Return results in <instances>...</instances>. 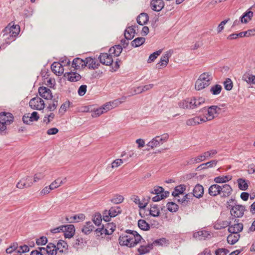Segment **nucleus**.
<instances>
[{
    "label": "nucleus",
    "mask_w": 255,
    "mask_h": 255,
    "mask_svg": "<svg viewBox=\"0 0 255 255\" xmlns=\"http://www.w3.org/2000/svg\"><path fill=\"white\" fill-rule=\"evenodd\" d=\"M38 91L40 96L42 98L45 100H52V103L48 105L47 109L48 111H54L58 105V96H55L53 98V96L51 91L46 87L41 86L39 87Z\"/></svg>",
    "instance_id": "1"
},
{
    "label": "nucleus",
    "mask_w": 255,
    "mask_h": 255,
    "mask_svg": "<svg viewBox=\"0 0 255 255\" xmlns=\"http://www.w3.org/2000/svg\"><path fill=\"white\" fill-rule=\"evenodd\" d=\"M227 208L230 210L231 215L233 217L232 220L236 218H241L243 216L245 211V207L238 204L235 199H231L227 201Z\"/></svg>",
    "instance_id": "2"
},
{
    "label": "nucleus",
    "mask_w": 255,
    "mask_h": 255,
    "mask_svg": "<svg viewBox=\"0 0 255 255\" xmlns=\"http://www.w3.org/2000/svg\"><path fill=\"white\" fill-rule=\"evenodd\" d=\"M212 80L211 74L204 72L201 74L195 82V87L197 90H201L210 84Z\"/></svg>",
    "instance_id": "3"
},
{
    "label": "nucleus",
    "mask_w": 255,
    "mask_h": 255,
    "mask_svg": "<svg viewBox=\"0 0 255 255\" xmlns=\"http://www.w3.org/2000/svg\"><path fill=\"white\" fill-rule=\"evenodd\" d=\"M126 233L128 234L130 237V239L128 240V247H135L142 239V237L135 231L127 230Z\"/></svg>",
    "instance_id": "4"
},
{
    "label": "nucleus",
    "mask_w": 255,
    "mask_h": 255,
    "mask_svg": "<svg viewBox=\"0 0 255 255\" xmlns=\"http://www.w3.org/2000/svg\"><path fill=\"white\" fill-rule=\"evenodd\" d=\"M239 220L234 219V224H232V222H224V225L228 226V231L231 233L239 234L243 229V224L239 223Z\"/></svg>",
    "instance_id": "5"
},
{
    "label": "nucleus",
    "mask_w": 255,
    "mask_h": 255,
    "mask_svg": "<svg viewBox=\"0 0 255 255\" xmlns=\"http://www.w3.org/2000/svg\"><path fill=\"white\" fill-rule=\"evenodd\" d=\"M29 105L31 109L36 110H41L45 108L44 101L38 97L32 98L29 102Z\"/></svg>",
    "instance_id": "6"
},
{
    "label": "nucleus",
    "mask_w": 255,
    "mask_h": 255,
    "mask_svg": "<svg viewBox=\"0 0 255 255\" xmlns=\"http://www.w3.org/2000/svg\"><path fill=\"white\" fill-rule=\"evenodd\" d=\"M221 110V108L217 106H211L208 108L204 107L199 110L200 113H204L207 112V116L210 118L209 120H213L215 114H219Z\"/></svg>",
    "instance_id": "7"
},
{
    "label": "nucleus",
    "mask_w": 255,
    "mask_h": 255,
    "mask_svg": "<svg viewBox=\"0 0 255 255\" xmlns=\"http://www.w3.org/2000/svg\"><path fill=\"white\" fill-rule=\"evenodd\" d=\"M33 184L32 177L31 176H26L22 178L16 184V187L19 189H23L28 188Z\"/></svg>",
    "instance_id": "8"
},
{
    "label": "nucleus",
    "mask_w": 255,
    "mask_h": 255,
    "mask_svg": "<svg viewBox=\"0 0 255 255\" xmlns=\"http://www.w3.org/2000/svg\"><path fill=\"white\" fill-rule=\"evenodd\" d=\"M173 53L172 50H169L161 56L159 62L157 64V68L160 69L161 67H165L168 63L169 59Z\"/></svg>",
    "instance_id": "9"
},
{
    "label": "nucleus",
    "mask_w": 255,
    "mask_h": 255,
    "mask_svg": "<svg viewBox=\"0 0 255 255\" xmlns=\"http://www.w3.org/2000/svg\"><path fill=\"white\" fill-rule=\"evenodd\" d=\"M98 58L100 63L103 65L109 66L113 64V60L112 56L110 53L109 54L107 53H101Z\"/></svg>",
    "instance_id": "10"
},
{
    "label": "nucleus",
    "mask_w": 255,
    "mask_h": 255,
    "mask_svg": "<svg viewBox=\"0 0 255 255\" xmlns=\"http://www.w3.org/2000/svg\"><path fill=\"white\" fill-rule=\"evenodd\" d=\"M63 232L65 238L70 239L73 237L75 233V228L73 225H63Z\"/></svg>",
    "instance_id": "11"
},
{
    "label": "nucleus",
    "mask_w": 255,
    "mask_h": 255,
    "mask_svg": "<svg viewBox=\"0 0 255 255\" xmlns=\"http://www.w3.org/2000/svg\"><path fill=\"white\" fill-rule=\"evenodd\" d=\"M13 116L10 113L5 112L0 113V124L10 125L13 122Z\"/></svg>",
    "instance_id": "12"
},
{
    "label": "nucleus",
    "mask_w": 255,
    "mask_h": 255,
    "mask_svg": "<svg viewBox=\"0 0 255 255\" xmlns=\"http://www.w3.org/2000/svg\"><path fill=\"white\" fill-rule=\"evenodd\" d=\"M193 237L197 240H204L211 237L210 232L206 230H201L194 233Z\"/></svg>",
    "instance_id": "13"
},
{
    "label": "nucleus",
    "mask_w": 255,
    "mask_h": 255,
    "mask_svg": "<svg viewBox=\"0 0 255 255\" xmlns=\"http://www.w3.org/2000/svg\"><path fill=\"white\" fill-rule=\"evenodd\" d=\"M195 102H193V98H187L179 103V107L186 109H194Z\"/></svg>",
    "instance_id": "14"
},
{
    "label": "nucleus",
    "mask_w": 255,
    "mask_h": 255,
    "mask_svg": "<svg viewBox=\"0 0 255 255\" xmlns=\"http://www.w3.org/2000/svg\"><path fill=\"white\" fill-rule=\"evenodd\" d=\"M51 69L54 73L57 75H61L64 72L63 65L58 62H54L51 66Z\"/></svg>",
    "instance_id": "15"
},
{
    "label": "nucleus",
    "mask_w": 255,
    "mask_h": 255,
    "mask_svg": "<svg viewBox=\"0 0 255 255\" xmlns=\"http://www.w3.org/2000/svg\"><path fill=\"white\" fill-rule=\"evenodd\" d=\"M64 76L70 82H77L81 78V76L76 72H66L64 74Z\"/></svg>",
    "instance_id": "16"
},
{
    "label": "nucleus",
    "mask_w": 255,
    "mask_h": 255,
    "mask_svg": "<svg viewBox=\"0 0 255 255\" xmlns=\"http://www.w3.org/2000/svg\"><path fill=\"white\" fill-rule=\"evenodd\" d=\"M85 219V216L82 213L76 214L69 217H66L65 218L66 222L70 223L83 221Z\"/></svg>",
    "instance_id": "17"
},
{
    "label": "nucleus",
    "mask_w": 255,
    "mask_h": 255,
    "mask_svg": "<svg viewBox=\"0 0 255 255\" xmlns=\"http://www.w3.org/2000/svg\"><path fill=\"white\" fill-rule=\"evenodd\" d=\"M137 27L135 25L128 26L125 30L124 36L127 40H131L134 37L135 33V27Z\"/></svg>",
    "instance_id": "18"
},
{
    "label": "nucleus",
    "mask_w": 255,
    "mask_h": 255,
    "mask_svg": "<svg viewBox=\"0 0 255 255\" xmlns=\"http://www.w3.org/2000/svg\"><path fill=\"white\" fill-rule=\"evenodd\" d=\"M72 66L76 69L85 67L86 66V59L83 60L78 57L74 58L72 62Z\"/></svg>",
    "instance_id": "19"
},
{
    "label": "nucleus",
    "mask_w": 255,
    "mask_h": 255,
    "mask_svg": "<svg viewBox=\"0 0 255 255\" xmlns=\"http://www.w3.org/2000/svg\"><path fill=\"white\" fill-rule=\"evenodd\" d=\"M221 186L218 184L212 185L208 189V193L211 196H216L221 194Z\"/></svg>",
    "instance_id": "20"
},
{
    "label": "nucleus",
    "mask_w": 255,
    "mask_h": 255,
    "mask_svg": "<svg viewBox=\"0 0 255 255\" xmlns=\"http://www.w3.org/2000/svg\"><path fill=\"white\" fill-rule=\"evenodd\" d=\"M253 15V12L248 9L241 16L240 20L241 23H247L252 19Z\"/></svg>",
    "instance_id": "21"
},
{
    "label": "nucleus",
    "mask_w": 255,
    "mask_h": 255,
    "mask_svg": "<svg viewBox=\"0 0 255 255\" xmlns=\"http://www.w3.org/2000/svg\"><path fill=\"white\" fill-rule=\"evenodd\" d=\"M186 189V186L184 184H180L176 186L171 194L175 198L179 197V195L183 194Z\"/></svg>",
    "instance_id": "22"
},
{
    "label": "nucleus",
    "mask_w": 255,
    "mask_h": 255,
    "mask_svg": "<svg viewBox=\"0 0 255 255\" xmlns=\"http://www.w3.org/2000/svg\"><path fill=\"white\" fill-rule=\"evenodd\" d=\"M108 230L105 229L104 225H103L101 227L96 229L94 232L98 239L104 238L106 235H109Z\"/></svg>",
    "instance_id": "23"
},
{
    "label": "nucleus",
    "mask_w": 255,
    "mask_h": 255,
    "mask_svg": "<svg viewBox=\"0 0 255 255\" xmlns=\"http://www.w3.org/2000/svg\"><path fill=\"white\" fill-rule=\"evenodd\" d=\"M204 194V188L202 185L197 184L194 187L193 190V195L197 198H200Z\"/></svg>",
    "instance_id": "24"
},
{
    "label": "nucleus",
    "mask_w": 255,
    "mask_h": 255,
    "mask_svg": "<svg viewBox=\"0 0 255 255\" xmlns=\"http://www.w3.org/2000/svg\"><path fill=\"white\" fill-rule=\"evenodd\" d=\"M149 16L146 13L142 12L139 14L136 18L137 23L140 25H144L148 22Z\"/></svg>",
    "instance_id": "25"
},
{
    "label": "nucleus",
    "mask_w": 255,
    "mask_h": 255,
    "mask_svg": "<svg viewBox=\"0 0 255 255\" xmlns=\"http://www.w3.org/2000/svg\"><path fill=\"white\" fill-rule=\"evenodd\" d=\"M221 197H229L232 193L233 191L231 186L229 185L225 184L221 186Z\"/></svg>",
    "instance_id": "26"
},
{
    "label": "nucleus",
    "mask_w": 255,
    "mask_h": 255,
    "mask_svg": "<svg viewBox=\"0 0 255 255\" xmlns=\"http://www.w3.org/2000/svg\"><path fill=\"white\" fill-rule=\"evenodd\" d=\"M86 64L89 69H95L100 66V64L96 62L95 59L90 57L86 58Z\"/></svg>",
    "instance_id": "27"
},
{
    "label": "nucleus",
    "mask_w": 255,
    "mask_h": 255,
    "mask_svg": "<svg viewBox=\"0 0 255 255\" xmlns=\"http://www.w3.org/2000/svg\"><path fill=\"white\" fill-rule=\"evenodd\" d=\"M151 9L156 11H160L164 7V1H151Z\"/></svg>",
    "instance_id": "28"
},
{
    "label": "nucleus",
    "mask_w": 255,
    "mask_h": 255,
    "mask_svg": "<svg viewBox=\"0 0 255 255\" xmlns=\"http://www.w3.org/2000/svg\"><path fill=\"white\" fill-rule=\"evenodd\" d=\"M94 229V226L92 223L90 221H88L85 223V224L82 228L81 231L85 235H89L93 231Z\"/></svg>",
    "instance_id": "29"
},
{
    "label": "nucleus",
    "mask_w": 255,
    "mask_h": 255,
    "mask_svg": "<svg viewBox=\"0 0 255 255\" xmlns=\"http://www.w3.org/2000/svg\"><path fill=\"white\" fill-rule=\"evenodd\" d=\"M123 48L120 45H115L111 47L109 50V53L113 54L115 56L118 57L122 53Z\"/></svg>",
    "instance_id": "30"
},
{
    "label": "nucleus",
    "mask_w": 255,
    "mask_h": 255,
    "mask_svg": "<svg viewBox=\"0 0 255 255\" xmlns=\"http://www.w3.org/2000/svg\"><path fill=\"white\" fill-rule=\"evenodd\" d=\"M238 188L241 190L245 191L248 189L249 187V181L244 178H239L237 179Z\"/></svg>",
    "instance_id": "31"
},
{
    "label": "nucleus",
    "mask_w": 255,
    "mask_h": 255,
    "mask_svg": "<svg viewBox=\"0 0 255 255\" xmlns=\"http://www.w3.org/2000/svg\"><path fill=\"white\" fill-rule=\"evenodd\" d=\"M242 79L249 84H255V76L249 72L243 75Z\"/></svg>",
    "instance_id": "32"
},
{
    "label": "nucleus",
    "mask_w": 255,
    "mask_h": 255,
    "mask_svg": "<svg viewBox=\"0 0 255 255\" xmlns=\"http://www.w3.org/2000/svg\"><path fill=\"white\" fill-rule=\"evenodd\" d=\"M192 196L189 194H186L182 198H178L177 201L183 206H186L190 201L192 199Z\"/></svg>",
    "instance_id": "33"
},
{
    "label": "nucleus",
    "mask_w": 255,
    "mask_h": 255,
    "mask_svg": "<svg viewBox=\"0 0 255 255\" xmlns=\"http://www.w3.org/2000/svg\"><path fill=\"white\" fill-rule=\"evenodd\" d=\"M240 235L236 233H231L227 237V241L230 245H234L239 240Z\"/></svg>",
    "instance_id": "34"
},
{
    "label": "nucleus",
    "mask_w": 255,
    "mask_h": 255,
    "mask_svg": "<svg viewBox=\"0 0 255 255\" xmlns=\"http://www.w3.org/2000/svg\"><path fill=\"white\" fill-rule=\"evenodd\" d=\"M46 252L48 255H56L57 249H56V245L53 243H49L47 245Z\"/></svg>",
    "instance_id": "35"
},
{
    "label": "nucleus",
    "mask_w": 255,
    "mask_h": 255,
    "mask_svg": "<svg viewBox=\"0 0 255 255\" xmlns=\"http://www.w3.org/2000/svg\"><path fill=\"white\" fill-rule=\"evenodd\" d=\"M169 241L165 238H161L155 240L153 241V244H155V246H167L169 245Z\"/></svg>",
    "instance_id": "36"
},
{
    "label": "nucleus",
    "mask_w": 255,
    "mask_h": 255,
    "mask_svg": "<svg viewBox=\"0 0 255 255\" xmlns=\"http://www.w3.org/2000/svg\"><path fill=\"white\" fill-rule=\"evenodd\" d=\"M149 211V215L154 217H157L160 215V210L158 206L156 204L150 205V208Z\"/></svg>",
    "instance_id": "37"
},
{
    "label": "nucleus",
    "mask_w": 255,
    "mask_h": 255,
    "mask_svg": "<svg viewBox=\"0 0 255 255\" xmlns=\"http://www.w3.org/2000/svg\"><path fill=\"white\" fill-rule=\"evenodd\" d=\"M145 41V38L139 37L135 38L131 42V45L134 48L138 47L142 45Z\"/></svg>",
    "instance_id": "38"
},
{
    "label": "nucleus",
    "mask_w": 255,
    "mask_h": 255,
    "mask_svg": "<svg viewBox=\"0 0 255 255\" xmlns=\"http://www.w3.org/2000/svg\"><path fill=\"white\" fill-rule=\"evenodd\" d=\"M130 237L129 234H122L121 235L119 239V244L121 246H128V243H129L128 240H129Z\"/></svg>",
    "instance_id": "39"
},
{
    "label": "nucleus",
    "mask_w": 255,
    "mask_h": 255,
    "mask_svg": "<svg viewBox=\"0 0 255 255\" xmlns=\"http://www.w3.org/2000/svg\"><path fill=\"white\" fill-rule=\"evenodd\" d=\"M232 179V177L229 175L219 176L215 177L214 181L217 183H223L227 182Z\"/></svg>",
    "instance_id": "40"
},
{
    "label": "nucleus",
    "mask_w": 255,
    "mask_h": 255,
    "mask_svg": "<svg viewBox=\"0 0 255 255\" xmlns=\"http://www.w3.org/2000/svg\"><path fill=\"white\" fill-rule=\"evenodd\" d=\"M131 200L136 204H137L138 207L140 209H144L145 207L147 206V203H142L139 199L138 196L136 195H132L131 197Z\"/></svg>",
    "instance_id": "41"
},
{
    "label": "nucleus",
    "mask_w": 255,
    "mask_h": 255,
    "mask_svg": "<svg viewBox=\"0 0 255 255\" xmlns=\"http://www.w3.org/2000/svg\"><path fill=\"white\" fill-rule=\"evenodd\" d=\"M138 227L143 231H148L150 229V225L144 220L140 219L138 221Z\"/></svg>",
    "instance_id": "42"
},
{
    "label": "nucleus",
    "mask_w": 255,
    "mask_h": 255,
    "mask_svg": "<svg viewBox=\"0 0 255 255\" xmlns=\"http://www.w3.org/2000/svg\"><path fill=\"white\" fill-rule=\"evenodd\" d=\"M166 207L170 212H176L179 208L178 205L174 202H168L166 204Z\"/></svg>",
    "instance_id": "43"
},
{
    "label": "nucleus",
    "mask_w": 255,
    "mask_h": 255,
    "mask_svg": "<svg viewBox=\"0 0 255 255\" xmlns=\"http://www.w3.org/2000/svg\"><path fill=\"white\" fill-rule=\"evenodd\" d=\"M110 216L111 218L115 217L118 215L122 213V210L120 207H111L110 209Z\"/></svg>",
    "instance_id": "44"
},
{
    "label": "nucleus",
    "mask_w": 255,
    "mask_h": 255,
    "mask_svg": "<svg viewBox=\"0 0 255 255\" xmlns=\"http://www.w3.org/2000/svg\"><path fill=\"white\" fill-rule=\"evenodd\" d=\"M102 219L101 214L99 212H97L93 216L92 221L95 225L99 226L101 225Z\"/></svg>",
    "instance_id": "45"
},
{
    "label": "nucleus",
    "mask_w": 255,
    "mask_h": 255,
    "mask_svg": "<svg viewBox=\"0 0 255 255\" xmlns=\"http://www.w3.org/2000/svg\"><path fill=\"white\" fill-rule=\"evenodd\" d=\"M222 90V87L220 85L216 84L211 87L210 92L213 95L219 94Z\"/></svg>",
    "instance_id": "46"
},
{
    "label": "nucleus",
    "mask_w": 255,
    "mask_h": 255,
    "mask_svg": "<svg viewBox=\"0 0 255 255\" xmlns=\"http://www.w3.org/2000/svg\"><path fill=\"white\" fill-rule=\"evenodd\" d=\"M67 247V243L63 240H59L57 244V246H56V249H57V250H59L60 253H63V249H66Z\"/></svg>",
    "instance_id": "47"
},
{
    "label": "nucleus",
    "mask_w": 255,
    "mask_h": 255,
    "mask_svg": "<svg viewBox=\"0 0 255 255\" xmlns=\"http://www.w3.org/2000/svg\"><path fill=\"white\" fill-rule=\"evenodd\" d=\"M124 200V198L123 196L116 194L110 199V201L114 204H118L122 203Z\"/></svg>",
    "instance_id": "48"
},
{
    "label": "nucleus",
    "mask_w": 255,
    "mask_h": 255,
    "mask_svg": "<svg viewBox=\"0 0 255 255\" xmlns=\"http://www.w3.org/2000/svg\"><path fill=\"white\" fill-rule=\"evenodd\" d=\"M3 33L2 38L4 42L6 44H10L11 42L14 41L16 38H14L13 36L8 34L6 32H2Z\"/></svg>",
    "instance_id": "49"
},
{
    "label": "nucleus",
    "mask_w": 255,
    "mask_h": 255,
    "mask_svg": "<svg viewBox=\"0 0 255 255\" xmlns=\"http://www.w3.org/2000/svg\"><path fill=\"white\" fill-rule=\"evenodd\" d=\"M218 161L216 160H212L209 162L201 164V166H203L202 169H205L208 168H211L215 166L217 164Z\"/></svg>",
    "instance_id": "50"
},
{
    "label": "nucleus",
    "mask_w": 255,
    "mask_h": 255,
    "mask_svg": "<svg viewBox=\"0 0 255 255\" xmlns=\"http://www.w3.org/2000/svg\"><path fill=\"white\" fill-rule=\"evenodd\" d=\"M162 51V49H160L151 54L148 57L147 62L149 63L153 61L161 53Z\"/></svg>",
    "instance_id": "51"
},
{
    "label": "nucleus",
    "mask_w": 255,
    "mask_h": 255,
    "mask_svg": "<svg viewBox=\"0 0 255 255\" xmlns=\"http://www.w3.org/2000/svg\"><path fill=\"white\" fill-rule=\"evenodd\" d=\"M186 124L188 126H195L199 125L198 119L197 117L189 119L186 121Z\"/></svg>",
    "instance_id": "52"
},
{
    "label": "nucleus",
    "mask_w": 255,
    "mask_h": 255,
    "mask_svg": "<svg viewBox=\"0 0 255 255\" xmlns=\"http://www.w3.org/2000/svg\"><path fill=\"white\" fill-rule=\"evenodd\" d=\"M63 183V180L61 178H57L52 182L50 186L52 189L53 190L59 187Z\"/></svg>",
    "instance_id": "53"
},
{
    "label": "nucleus",
    "mask_w": 255,
    "mask_h": 255,
    "mask_svg": "<svg viewBox=\"0 0 255 255\" xmlns=\"http://www.w3.org/2000/svg\"><path fill=\"white\" fill-rule=\"evenodd\" d=\"M104 227L105 229L109 230L108 235H112L116 229V225L113 223H107L106 225H104Z\"/></svg>",
    "instance_id": "54"
},
{
    "label": "nucleus",
    "mask_w": 255,
    "mask_h": 255,
    "mask_svg": "<svg viewBox=\"0 0 255 255\" xmlns=\"http://www.w3.org/2000/svg\"><path fill=\"white\" fill-rule=\"evenodd\" d=\"M159 142V144H162L164 142L167 141L169 138V135L168 133H164L161 136H156L155 137Z\"/></svg>",
    "instance_id": "55"
},
{
    "label": "nucleus",
    "mask_w": 255,
    "mask_h": 255,
    "mask_svg": "<svg viewBox=\"0 0 255 255\" xmlns=\"http://www.w3.org/2000/svg\"><path fill=\"white\" fill-rule=\"evenodd\" d=\"M218 153V151L216 149H212L209 151H206L204 152L203 155L205 156V158L206 159H208L211 157H213L215 154Z\"/></svg>",
    "instance_id": "56"
},
{
    "label": "nucleus",
    "mask_w": 255,
    "mask_h": 255,
    "mask_svg": "<svg viewBox=\"0 0 255 255\" xmlns=\"http://www.w3.org/2000/svg\"><path fill=\"white\" fill-rule=\"evenodd\" d=\"M224 86L227 91L231 90L233 86L232 80L230 78H227L224 82Z\"/></svg>",
    "instance_id": "57"
},
{
    "label": "nucleus",
    "mask_w": 255,
    "mask_h": 255,
    "mask_svg": "<svg viewBox=\"0 0 255 255\" xmlns=\"http://www.w3.org/2000/svg\"><path fill=\"white\" fill-rule=\"evenodd\" d=\"M153 84H150L148 85H146L143 86H140L137 87V90H138V93H141L146 91L149 90L153 87Z\"/></svg>",
    "instance_id": "58"
},
{
    "label": "nucleus",
    "mask_w": 255,
    "mask_h": 255,
    "mask_svg": "<svg viewBox=\"0 0 255 255\" xmlns=\"http://www.w3.org/2000/svg\"><path fill=\"white\" fill-rule=\"evenodd\" d=\"M70 102L68 101L62 104L59 110V113L62 115L66 111L67 109L69 107Z\"/></svg>",
    "instance_id": "59"
},
{
    "label": "nucleus",
    "mask_w": 255,
    "mask_h": 255,
    "mask_svg": "<svg viewBox=\"0 0 255 255\" xmlns=\"http://www.w3.org/2000/svg\"><path fill=\"white\" fill-rule=\"evenodd\" d=\"M55 117V115L53 113H51L49 115H46L43 120V122L46 124L49 123Z\"/></svg>",
    "instance_id": "60"
},
{
    "label": "nucleus",
    "mask_w": 255,
    "mask_h": 255,
    "mask_svg": "<svg viewBox=\"0 0 255 255\" xmlns=\"http://www.w3.org/2000/svg\"><path fill=\"white\" fill-rule=\"evenodd\" d=\"M159 145V142L158 140L156 139L155 137L147 144V146L150 147L151 148H153Z\"/></svg>",
    "instance_id": "61"
},
{
    "label": "nucleus",
    "mask_w": 255,
    "mask_h": 255,
    "mask_svg": "<svg viewBox=\"0 0 255 255\" xmlns=\"http://www.w3.org/2000/svg\"><path fill=\"white\" fill-rule=\"evenodd\" d=\"M229 253V251L225 248H219L216 250V255H227Z\"/></svg>",
    "instance_id": "62"
},
{
    "label": "nucleus",
    "mask_w": 255,
    "mask_h": 255,
    "mask_svg": "<svg viewBox=\"0 0 255 255\" xmlns=\"http://www.w3.org/2000/svg\"><path fill=\"white\" fill-rule=\"evenodd\" d=\"M48 240L45 236L40 237L36 239V243L37 245H45L47 243Z\"/></svg>",
    "instance_id": "63"
},
{
    "label": "nucleus",
    "mask_w": 255,
    "mask_h": 255,
    "mask_svg": "<svg viewBox=\"0 0 255 255\" xmlns=\"http://www.w3.org/2000/svg\"><path fill=\"white\" fill-rule=\"evenodd\" d=\"M103 113H104V111L103 110L102 107H101L99 108H97L94 110L93 113L92 114V116L95 118L98 117Z\"/></svg>",
    "instance_id": "64"
}]
</instances>
